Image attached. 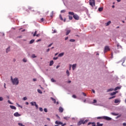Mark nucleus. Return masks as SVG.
I'll use <instances>...</instances> for the list:
<instances>
[{
    "instance_id": "6e6d98bb",
    "label": "nucleus",
    "mask_w": 126,
    "mask_h": 126,
    "mask_svg": "<svg viewBox=\"0 0 126 126\" xmlns=\"http://www.w3.org/2000/svg\"><path fill=\"white\" fill-rule=\"evenodd\" d=\"M93 103H97V100H96V99H94L93 100Z\"/></svg>"
},
{
    "instance_id": "de8ad7c7",
    "label": "nucleus",
    "mask_w": 126,
    "mask_h": 126,
    "mask_svg": "<svg viewBox=\"0 0 126 126\" xmlns=\"http://www.w3.org/2000/svg\"><path fill=\"white\" fill-rule=\"evenodd\" d=\"M121 117H122V115H119L117 117V119H119V118H121Z\"/></svg>"
},
{
    "instance_id": "37998d69",
    "label": "nucleus",
    "mask_w": 126,
    "mask_h": 126,
    "mask_svg": "<svg viewBox=\"0 0 126 126\" xmlns=\"http://www.w3.org/2000/svg\"><path fill=\"white\" fill-rule=\"evenodd\" d=\"M39 111H40V112H43V108H42V107H40V108H39Z\"/></svg>"
},
{
    "instance_id": "aec40b11",
    "label": "nucleus",
    "mask_w": 126,
    "mask_h": 126,
    "mask_svg": "<svg viewBox=\"0 0 126 126\" xmlns=\"http://www.w3.org/2000/svg\"><path fill=\"white\" fill-rule=\"evenodd\" d=\"M112 91H114V89H109L107 90V92H111Z\"/></svg>"
},
{
    "instance_id": "dca6fc26",
    "label": "nucleus",
    "mask_w": 126,
    "mask_h": 126,
    "mask_svg": "<svg viewBox=\"0 0 126 126\" xmlns=\"http://www.w3.org/2000/svg\"><path fill=\"white\" fill-rule=\"evenodd\" d=\"M75 67H76V64H74L72 65V69L74 70L75 69Z\"/></svg>"
},
{
    "instance_id": "4468645a",
    "label": "nucleus",
    "mask_w": 126,
    "mask_h": 126,
    "mask_svg": "<svg viewBox=\"0 0 126 126\" xmlns=\"http://www.w3.org/2000/svg\"><path fill=\"white\" fill-rule=\"evenodd\" d=\"M120 102H121V101H120V100H119L118 99H115L114 103H115V104H118V103H120Z\"/></svg>"
},
{
    "instance_id": "0e129e2a",
    "label": "nucleus",
    "mask_w": 126,
    "mask_h": 126,
    "mask_svg": "<svg viewBox=\"0 0 126 126\" xmlns=\"http://www.w3.org/2000/svg\"><path fill=\"white\" fill-rule=\"evenodd\" d=\"M40 41H41V39H38L36 42H40Z\"/></svg>"
},
{
    "instance_id": "a18cd8bd",
    "label": "nucleus",
    "mask_w": 126,
    "mask_h": 126,
    "mask_svg": "<svg viewBox=\"0 0 126 126\" xmlns=\"http://www.w3.org/2000/svg\"><path fill=\"white\" fill-rule=\"evenodd\" d=\"M44 112H45V113H47L48 112V110L47 109V108H44Z\"/></svg>"
},
{
    "instance_id": "f3484780",
    "label": "nucleus",
    "mask_w": 126,
    "mask_h": 126,
    "mask_svg": "<svg viewBox=\"0 0 126 126\" xmlns=\"http://www.w3.org/2000/svg\"><path fill=\"white\" fill-rule=\"evenodd\" d=\"M111 24V21H108L107 23L105 24L106 26H109Z\"/></svg>"
},
{
    "instance_id": "a211bd4d",
    "label": "nucleus",
    "mask_w": 126,
    "mask_h": 126,
    "mask_svg": "<svg viewBox=\"0 0 126 126\" xmlns=\"http://www.w3.org/2000/svg\"><path fill=\"white\" fill-rule=\"evenodd\" d=\"M96 125V126H103V124H100L99 122H97Z\"/></svg>"
},
{
    "instance_id": "c85d7f7f",
    "label": "nucleus",
    "mask_w": 126,
    "mask_h": 126,
    "mask_svg": "<svg viewBox=\"0 0 126 126\" xmlns=\"http://www.w3.org/2000/svg\"><path fill=\"white\" fill-rule=\"evenodd\" d=\"M35 40L34 39H32L30 41V44H33V43H34Z\"/></svg>"
},
{
    "instance_id": "0eeeda50",
    "label": "nucleus",
    "mask_w": 126,
    "mask_h": 126,
    "mask_svg": "<svg viewBox=\"0 0 126 126\" xmlns=\"http://www.w3.org/2000/svg\"><path fill=\"white\" fill-rule=\"evenodd\" d=\"M73 17L75 19V20H79V17L77 15V14H74L73 16Z\"/></svg>"
},
{
    "instance_id": "338daca9",
    "label": "nucleus",
    "mask_w": 126,
    "mask_h": 126,
    "mask_svg": "<svg viewBox=\"0 0 126 126\" xmlns=\"http://www.w3.org/2000/svg\"><path fill=\"white\" fill-rule=\"evenodd\" d=\"M67 39H68V37H66L65 38V40H67Z\"/></svg>"
},
{
    "instance_id": "8fccbe9b",
    "label": "nucleus",
    "mask_w": 126,
    "mask_h": 126,
    "mask_svg": "<svg viewBox=\"0 0 126 126\" xmlns=\"http://www.w3.org/2000/svg\"><path fill=\"white\" fill-rule=\"evenodd\" d=\"M3 98L2 97H0V101H3Z\"/></svg>"
},
{
    "instance_id": "f257e3e1",
    "label": "nucleus",
    "mask_w": 126,
    "mask_h": 126,
    "mask_svg": "<svg viewBox=\"0 0 126 126\" xmlns=\"http://www.w3.org/2000/svg\"><path fill=\"white\" fill-rule=\"evenodd\" d=\"M11 80L13 85H18V84H19V80L17 78H15L13 79L12 77H11Z\"/></svg>"
},
{
    "instance_id": "9d476101",
    "label": "nucleus",
    "mask_w": 126,
    "mask_h": 126,
    "mask_svg": "<svg viewBox=\"0 0 126 126\" xmlns=\"http://www.w3.org/2000/svg\"><path fill=\"white\" fill-rule=\"evenodd\" d=\"M55 124H56V125H63V122H61L60 121H56L55 122Z\"/></svg>"
},
{
    "instance_id": "5701e85b",
    "label": "nucleus",
    "mask_w": 126,
    "mask_h": 126,
    "mask_svg": "<svg viewBox=\"0 0 126 126\" xmlns=\"http://www.w3.org/2000/svg\"><path fill=\"white\" fill-rule=\"evenodd\" d=\"M51 100L53 101L54 104H56V99L54 98L53 97H51Z\"/></svg>"
},
{
    "instance_id": "ea45409f",
    "label": "nucleus",
    "mask_w": 126,
    "mask_h": 126,
    "mask_svg": "<svg viewBox=\"0 0 126 126\" xmlns=\"http://www.w3.org/2000/svg\"><path fill=\"white\" fill-rule=\"evenodd\" d=\"M18 125L20 126H25V125H23V124L21 123H18Z\"/></svg>"
},
{
    "instance_id": "6e6552de",
    "label": "nucleus",
    "mask_w": 126,
    "mask_h": 126,
    "mask_svg": "<svg viewBox=\"0 0 126 126\" xmlns=\"http://www.w3.org/2000/svg\"><path fill=\"white\" fill-rule=\"evenodd\" d=\"M14 117H20L21 116V114L18 113V112H16L14 114Z\"/></svg>"
},
{
    "instance_id": "79ce46f5",
    "label": "nucleus",
    "mask_w": 126,
    "mask_h": 126,
    "mask_svg": "<svg viewBox=\"0 0 126 126\" xmlns=\"http://www.w3.org/2000/svg\"><path fill=\"white\" fill-rule=\"evenodd\" d=\"M52 31H53V32H52L53 34L55 33H57V31L56 30H53Z\"/></svg>"
},
{
    "instance_id": "49530a36",
    "label": "nucleus",
    "mask_w": 126,
    "mask_h": 126,
    "mask_svg": "<svg viewBox=\"0 0 126 126\" xmlns=\"http://www.w3.org/2000/svg\"><path fill=\"white\" fill-rule=\"evenodd\" d=\"M44 22V18H41V19H40V22Z\"/></svg>"
},
{
    "instance_id": "052dcab7",
    "label": "nucleus",
    "mask_w": 126,
    "mask_h": 126,
    "mask_svg": "<svg viewBox=\"0 0 126 126\" xmlns=\"http://www.w3.org/2000/svg\"><path fill=\"white\" fill-rule=\"evenodd\" d=\"M62 125V126H65V125H66V124H61Z\"/></svg>"
},
{
    "instance_id": "864d4df0",
    "label": "nucleus",
    "mask_w": 126,
    "mask_h": 126,
    "mask_svg": "<svg viewBox=\"0 0 126 126\" xmlns=\"http://www.w3.org/2000/svg\"><path fill=\"white\" fill-rule=\"evenodd\" d=\"M82 94L85 96H86V94L84 93H82Z\"/></svg>"
},
{
    "instance_id": "9b49d317",
    "label": "nucleus",
    "mask_w": 126,
    "mask_h": 126,
    "mask_svg": "<svg viewBox=\"0 0 126 126\" xmlns=\"http://www.w3.org/2000/svg\"><path fill=\"white\" fill-rule=\"evenodd\" d=\"M66 32V35H67L68 34L70 33V30H65Z\"/></svg>"
},
{
    "instance_id": "72a5a7b5",
    "label": "nucleus",
    "mask_w": 126,
    "mask_h": 126,
    "mask_svg": "<svg viewBox=\"0 0 126 126\" xmlns=\"http://www.w3.org/2000/svg\"><path fill=\"white\" fill-rule=\"evenodd\" d=\"M68 17H69V20H72V16H68Z\"/></svg>"
},
{
    "instance_id": "cd10ccee",
    "label": "nucleus",
    "mask_w": 126,
    "mask_h": 126,
    "mask_svg": "<svg viewBox=\"0 0 126 126\" xmlns=\"http://www.w3.org/2000/svg\"><path fill=\"white\" fill-rule=\"evenodd\" d=\"M66 73L67 74V76H69V71H68V70H66Z\"/></svg>"
},
{
    "instance_id": "393cba45",
    "label": "nucleus",
    "mask_w": 126,
    "mask_h": 126,
    "mask_svg": "<svg viewBox=\"0 0 126 126\" xmlns=\"http://www.w3.org/2000/svg\"><path fill=\"white\" fill-rule=\"evenodd\" d=\"M63 55H64V53H62L59 54L58 57H63Z\"/></svg>"
},
{
    "instance_id": "20e7f679",
    "label": "nucleus",
    "mask_w": 126,
    "mask_h": 126,
    "mask_svg": "<svg viewBox=\"0 0 126 126\" xmlns=\"http://www.w3.org/2000/svg\"><path fill=\"white\" fill-rule=\"evenodd\" d=\"M88 122V120H80L77 124L78 126H81V125H85L86 123Z\"/></svg>"
},
{
    "instance_id": "1a4fd4ad",
    "label": "nucleus",
    "mask_w": 126,
    "mask_h": 126,
    "mask_svg": "<svg viewBox=\"0 0 126 126\" xmlns=\"http://www.w3.org/2000/svg\"><path fill=\"white\" fill-rule=\"evenodd\" d=\"M117 93H118V91L110 93V95L111 96H114V95H116Z\"/></svg>"
},
{
    "instance_id": "69168bd1",
    "label": "nucleus",
    "mask_w": 126,
    "mask_h": 126,
    "mask_svg": "<svg viewBox=\"0 0 126 126\" xmlns=\"http://www.w3.org/2000/svg\"><path fill=\"white\" fill-rule=\"evenodd\" d=\"M35 36H36V37H39V36H40V34H36V35H35Z\"/></svg>"
},
{
    "instance_id": "412c9836",
    "label": "nucleus",
    "mask_w": 126,
    "mask_h": 126,
    "mask_svg": "<svg viewBox=\"0 0 126 126\" xmlns=\"http://www.w3.org/2000/svg\"><path fill=\"white\" fill-rule=\"evenodd\" d=\"M119 89H121V87H117L114 89V91H117V90H119Z\"/></svg>"
},
{
    "instance_id": "774afa93",
    "label": "nucleus",
    "mask_w": 126,
    "mask_h": 126,
    "mask_svg": "<svg viewBox=\"0 0 126 126\" xmlns=\"http://www.w3.org/2000/svg\"><path fill=\"white\" fill-rule=\"evenodd\" d=\"M47 52H50V48H48V49L47 50Z\"/></svg>"
},
{
    "instance_id": "a19ab883",
    "label": "nucleus",
    "mask_w": 126,
    "mask_h": 126,
    "mask_svg": "<svg viewBox=\"0 0 126 126\" xmlns=\"http://www.w3.org/2000/svg\"><path fill=\"white\" fill-rule=\"evenodd\" d=\"M51 81H52V82H56V81L55 80V79L54 78L51 79Z\"/></svg>"
},
{
    "instance_id": "09e8293b",
    "label": "nucleus",
    "mask_w": 126,
    "mask_h": 126,
    "mask_svg": "<svg viewBox=\"0 0 126 126\" xmlns=\"http://www.w3.org/2000/svg\"><path fill=\"white\" fill-rule=\"evenodd\" d=\"M72 97H73V98H74V99H76V95L73 94V95H72Z\"/></svg>"
},
{
    "instance_id": "6ab92c4d",
    "label": "nucleus",
    "mask_w": 126,
    "mask_h": 126,
    "mask_svg": "<svg viewBox=\"0 0 126 126\" xmlns=\"http://www.w3.org/2000/svg\"><path fill=\"white\" fill-rule=\"evenodd\" d=\"M53 64H54V61H51L50 62L49 65L50 66H52V65H53Z\"/></svg>"
},
{
    "instance_id": "e2e57ef3",
    "label": "nucleus",
    "mask_w": 126,
    "mask_h": 126,
    "mask_svg": "<svg viewBox=\"0 0 126 126\" xmlns=\"http://www.w3.org/2000/svg\"><path fill=\"white\" fill-rule=\"evenodd\" d=\"M59 67H60V65H57V66H56V68H57V69L59 68Z\"/></svg>"
},
{
    "instance_id": "3c124183",
    "label": "nucleus",
    "mask_w": 126,
    "mask_h": 126,
    "mask_svg": "<svg viewBox=\"0 0 126 126\" xmlns=\"http://www.w3.org/2000/svg\"><path fill=\"white\" fill-rule=\"evenodd\" d=\"M34 106H35V108H36V109H38V105H37L36 103H35V104Z\"/></svg>"
},
{
    "instance_id": "bb28decb",
    "label": "nucleus",
    "mask_w": 126,
    "mask_h": 126,
    "mask_svg": "<svg viewBox=\"0 0 126 126\" xmlns=\"http://www.w3.org/2000/svg\"><path fill=\"white\" fill-rule=\"evenodd\" d=\"M9 51H10V47H8L6 50V53H8V52H9Z\"/></svg>"
},
{
    "instance_id": "2eb2a0df",
    "label": "nucleus",
    "mask_w": 126,
    "mask_h": 126,
    "mask_svg": "<svg viewBox=\"0 0 126 126\" xmlns=\"http://www.w3.org/2000/svg\"><path fill=\"white\" fill-rule=\"evenodd\" d=\"M111 114L112 115V116H119V113H116L114 112H112Z\"/></svg>"
},
{
    "instance_id": "e433bc0d",
    "label": "nucleus",
    "mask_w": 126,
    "mask_h": 126,
    "mask_svg": "<svg viewBox=\"0 0 126 126\" xmlns=\"http://www.w3.org/2000/svg\"><path fill=\"white\" fill-rule=\"evenodd\" d=\"M115 97H116V96H111L109 97V100H111V99H114V98H115Z\"/></svg>"
},
{
    "instance_id": "b1692460",
    "label": "nucleus",
    "mask_w": 126,
    "mask_h": 126,
    "mask_svg": "<svg viewBox=\"0 0 126 126\" xmlns=\"http://www.w3.org/2000/svg\"><path fill=\"white\" fill-rule=\"evenodd\" d=\"M31 104L32 106H35L36 105V102H31Z\"/></svg>"
},
{
    "instance_id": "423d86ee",
    "label": "nucleus",
    "mask_w": 126,
    "mask_h": 126,
    "mask_svg": "<svg viewBox=\"0 0 126 126\" xmlns=\"http://www.w3.org/2000/svg\"><path fill=\"white\" fill-rule=\"evenodd\" d=\"M110 50V47H109V46H105L104 47V53H106V52H108V51Z\"/></svg>"
},
{
    "instance_id": "13d9d810",
    "label": "nucleus",
    "mask_w": 126,
    "mask_h": 126,
    "mask_svg": "<svg viewBox=\"0 0 126 126\" xmlns=\"http://www.w3.org/2000/svg\"><path fill=\"white\" fill-rule=\"evenodd\" d=\"M8 103H9V104H12L11 103V102H10V100H8Z\"/></svg>"
},
{
    "instance_id": "c9c22d12",
    "label": "nucleus",
    "mask_w": 126,
    "mask_h": 126,
    "mask_svg": "<svg viewBox=\"0 0 126 126\" xmlns=\"http://www.w3.org/2000/svg\"><path fill=\"white\" fill-rule=\"evenodd\" d=\"M65 12V10H62L61 11V13H64Z\"/></svg>"
},
{
    "instance_id": "7c9ffc66",
    "label": "nucleus",
    "mask_w": 126,
    "mask_h": 126,
    "mask_svg": "<svg viewBox=\"0 0 126 126\" xmlns=\"http://www.w3.org/2000/svg\"><path fill=\"white\" fill-rule=\"evenodd\" d=\"M37 92H38V93H40V94H42L43 93L42 92V91H41V90H37Z\"/></svg>"
},
{
    "instance_id": "39448f33",
    "label": "nucleus",
    "mask_w": 126,
    "mask_h": 126,
    "mask_svg": "<svg viewBox=\"0 0 126 126\" xmlns=\"http://www.w3.org/2000/svg\"><path fill=\"white\" fill-rule=\"evenodd\" d=\"M90 0V5L92 7H94L95 6V0Z\"/></svg>"
},
{
    "instance_id": "58836bf2",
    "label": "nucleus",
    "mask_w": 126,
    "mask_h": 126,
    "mask_svg": "<svg viewBox=\"0 0 126 126\" xmlns=\"http://www.w3.org/2000/svg\"><path fill=\"white\" fill-rule=\"evenodd\" d=\"M70 42H75V40L73 39H70Z\"/></svg>"
},
{
    "instance_id": "2f4dec72",
    "label": "nucleus",
    "mask_w": 126,
    "mask_h": 126,
    "mask_svg": "<svg viewBox=\"0 0 126 126\" xmlns=\"http://www.w3.org/2000/svg\"><path fill=\"white\" fill-rule=\"evenodd\" d=\"M59 17H60V19L61 20H62V21L63 20V17L62 16V15H60Z\"/></svg>"
},
{
    "instance_id": "f8f14e48",
    "label": "nucleus",
    "mask_w": 126,
    "mask_h": 126,
    "mask_svg": "<svg viewBox=\"0 0 126 126\" xmlns=\"http://www.w3.org/2000/svg\"><path fill=\"white\" fill-rule=\"evenodd\" d=\"M59 112L60 113H63V107H60V108H59Z\"/></svg>"
},
{
    "instance_id": "4d7b16f0",
    "label": "nucleus",
    "mask_w": 126,
    "mask_h": 126,
    "mask_svg": "<svg viewBox=\"0 0 126 126\" xmlns=\"http://www.w3.org/2000/svg\"><path fill=\"white\" fill-rule=\"evenodd\" d=\"M52 45H53V43H51L50 44H49L48 45V48H50V47H51L52 46Z\"/></svg>"
},
{
    "instance_id": "473e14b6",
    "label": "nucleus",
    "mask_w": 126,
    "mask_h": 126,
    "mask_svg": "<svg viewBox=\"0 0 126 126\" xmlns=\"http://www.w3.org/2000/svg\"><path fill=\"white\" fill-rule=\"evenodd\" d=\"M36 35H37V31H35L34 32V33H33V37H35V36H36Z\"/></svg>"
},
{
    "instance_id": "f03ea898",
    "label": "nucleus",
    "mask_w": 126,
    "mask_h": 126,
    "mask_svg": "<svg viewBox=\"0 0 126 126\" xmlns=\"http://www.w3.org/2000/svg\"><path fill=\"white\" fill-rule=\"evenodd\" d=\"M29 10H31L32 11H33V14H40V12L38 11H36L34 10V8L31 6L28 7V9L27 10V11H29Z\"/></svg>"
},
{
    "instance_id": "bf43d9fd",
    "label": "nucleus",
    "mask_w": 126,
    "mask_h": 126,
    "mask_svg": "<svg viewBox=\"0 0 126 126\" xmlns=\"http://www.w3.org/2000/svg\"><path fill=\"white\" fill-rule=\"evenodd\" d=\"M123 125L124 126H126V123H123Z\"/></svg>"
},
{
    "instance_id": "4be33fe9",
    "label": "nucleus",
    "mask_w": 126,
    "mask_h": 126,
    "mask_svg": "<svg viewBox=\"0 0 126 126\" xmlns=\"http://www.w3.org/2000/svg\"><path fill=\"white\" fill-rule=\"evenodd\" d=\"M68 14L70 15H73V16L74 15V13L73 12H69Z\"/></svg>"
},
{
    "instance_id": "c03bdc74",
    "label": "nucleus",
    "mask_w": 126,
    "mask_h": 126,
    "mask_svg": "<svg viewBox=\"0 0 126 126\" xmlns=\"http://www.w3.org/2000/svg\"><path fill=\"white\" fill-rule=\"evenodd\" d=\"M23 100H24V101H25V100H27V97L26 96L23 97Z\"/></svg>"
},
{
    "instance_id": "603ef678",
    "label": "nucleus",
    "mask_w": 126,
    "mask_h": 126,
    "mask_svg": "<svg viewBox=\"0 0 126 126\" xmlns=\"http://www.w3.org/2000/svg\"><path fill=\"white\" fill-rule=\"evenodd\" d=\"M23 61L24 63H26V62H27V60H26V59H24L23 60Z\"/></svg>"
},
{
    "instance_id": "4c0bfd02",
    "label": "nucleus",
    "mask_w": 126,
    "mask_h": 126,
    "mask_svg": "<svg viewBox=\"0 0 126 126\" xmlns=\"http://www.w3.org/2000/svg\"><path fill=\"white\" fill-rule=\"evenodd\" d=\"M32 57L34 58H37V56H35V54H32Z\"/></svg>"
},
{
    "instance_id": "f704fd0d",
    "label": "nucleus",
    "mask_w": 126,
    "mask_h": 126,
    "mask_svg": "<svg viewBox=\"0 0 126 126\" xmlns=\"http://www.w3.org/2000/svg\"><path fill=\"white\" fill-rule=\"evenodd\" d=\"M17 105L18 106V107L19 108H21V109H22V106H20V105H19L18 103H17Z\"/></svg>"
},
{
    "instance_id": "5fc2aeb1",
    "label": "nucleus",
    "mask_w": 126,
    "mask_h": 126,
    "mask_svg": "<svg viewBox=\"0 0 126 126\" xmlns=\"http://www.w3.org/2000/svg\"><path fill=\"white\" fill-rule=\"evenodd\" d=\"M58 59H59V58H58V57H54V58H53V60H58Z\"/></svg>"
},
{
    "instance_id": "7ed1b4c3",
    "label": "nucleus",
    "mask_w": 126,
    "mask_h": 126,
    "mask_svg": "<svg viewBox=\"0 0 126 126\" xmlns=\"http://www.w3.org/2000/svg\"><path fill=\"white\" fill-rule=\"evenodd\" d=\"M97 119H103V120H105L106 121H112V118L108 116L98 117L97 118Z\"/></svg>"
},
{
    "instance_id": "680f3d73",
    "label": "nucleus",
    "mask_w": 126,
    "mask_h": 126,
    "mask_svg": "<svg viewBox=\"0 0 126 126\" xmlns=\"http://www.w3.org/2000/svg\"><path fill=\"white\" fill-rule=\"evenodd\" d=\"M92 92L94 94H95V90H92Z\"/></svg>"
},
{
    "instance_id": "a878e982",
    "label": "nucleus",
    "mask_w": 126,
    "mask_h": 126,
    "mask_svg": "<svg viewBox=\"0 0 126 126\" xmlns=\"http://www.w3.org/2000/svg\"><path fill=\"white\" fill-rule=\"evenodd\" d=\"M54 16V11H52L50 13V17H53Z\"/></svg>"
},
{
    "instance_id": "ddd939ff",
    "label": "nucleus",
    "mask_w": 126,
    "mask_h": 126,
    "mask_svg": "<svg viewBox=\"0 0 126 126\" xmlns=\"http://www.w3.org/2000/svg\"><path fill=\"white\" fill-rule=\"evenodd\" d=\"M10 108H11V109L12 110H16V107L13 105H10Z\"/></svg>"
},
{
    "instance_id": "c756f323",
    "label": "nucleus",
    "mask_w": 126,
    "mask_h": 126,
    "mask_svg": "<svg viewBox=\"0 0 126 126\" xmlns=\"http://www.w3.org/2000/svg\"><path fill=\"white\" fill-rule=\"evenodd\" d=\"M103 11V7H99L98 8V11L101 12Z\"/></svg>"
}]
</instances>
